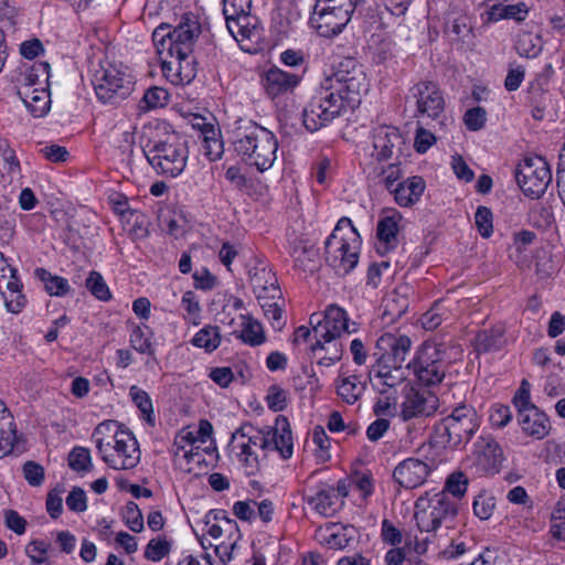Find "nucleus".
<instances>
[{"label":"nucleus","mask_w":565,"mask_h":565,"mask_svg":"<svg viewBox=\"0 0 565 565\" xmlns=\"http://www.w3.org/2000/svg\"><path fill=\"white\" fill-rule=\"evenodd\" d=\"M369 90V81L363 66L351 56L334 65L332 74L324 78L302 110V124L316 132L340 117L347 107L360 103Z\"/></svg>","instance_id":"f257e3e1"},{"label":"nucleus","mask_w":565,"mask_h":565,"mask_svg":"<svg viewBox=\"0 0 565 565\" xmlns=\"http://www.w3.org/2000/svg\"><path fill=\"white\" fill-rule=\"evenodd\" d=\"M231 142L242 160L259 172L270 169L277 158L276 136L252 119L238 118L234 121Z\"/></svg>","instance_id":"f03ea898"},{"label":"nucleus","mask_w":565,"mask_h":565,"mask_svg":"<svg viewBox=\"0 0 565 565\" xmlns=\"http://www.w3.org/2000/svg\"><path fill=\"white\" fill-rule=\"evenodd\" d=\"M238 438L242 440L236 445L241 449L237 456L239 461L246 467L248 475H254L258 470V460L250 452V444L258 446L263 450H277L284 459L290 458L294 452L290 425L288 419L282 416L277 418L274 431L269 430L265 434L256 430L249 435V433H245L244 428H241L233 435L234 440Z\"/></svg>","instance_id":"7ed1b4c3"},{"label":"nucleus","mask_w":565,"mask_h":565,"mask_svg":"<svg viewBox=\"0 0 565 565\" xmlns=\"http://www.w3.org/2000/svg\"><path fill=\"white\" fill-rule=\"evenodd\" d=\"M361 239L349 217L338 221L324 243L326 262L338 274H349L359 262Z\"/></svg>","instance_id":"20e7f679"},{"label":"nucleus","mask_w":565,"mask_h":565,"mask_svg":"<svg viewBox=\"0 0 565 565\" xmlns=\"http://www.w3.org/2000/svg\"><path fill=\"white\" fill-rule=\"evenodd\" d=\"M200 33L201 25L196 19L184 15L173 30L166 24L157 26L152 32V41L158 54L190 61L194 42Z\"/></svg>","instance_id":"39448f33"},{"label":"nucleus","mask_w":565,"mask_h":565,"mask_svg":"<svg viewBox=\"0 0 565 565\" xmlns=\"http://www.w3.org/2000/svg\"><path fill=\"white\" fill-rule=\"evenodd\" d=\"M142 152L157 173L167 178H175L183 172L189 154L186 142L175 132L167 134L164 139L149 141Z\"/></svg>","instance_id":"423d86ee"},{"label":"nucleus","mask_w":565,"mask_h":565,"mask_svg":"<svg viewBox=\"0 0 565 565\" xmlns=\"http://www.w3.org/2000/svg\"><path fill=\"white\" fill-rule=\"evenodd\" d=\"M480 427V418L469 404H459L435 425V443L446 448H458L468 443Z\"/></svg>","instance_id":"0eeeda50"},{"label":"nucleus","mask_w":565,"mask_h":565,"mask_svg":"<svg viewBox=\"0 0 565 565\" xmlns=\"http://www.w3.org/2000/svg\"><path fill=\"white\" fill-rule=\"evenodd\" d=\"M450 364L446 343L425 341L407 367L413 371L419 384L430 387L443 382Z\"/></svg>","instance_id":"6e6552de"},{"label":"nucleus","mask_w":565,"mask_h":565,"mask_svg":"<svg viewBox=\"0 0 565 565\" xmlns=\"http://www.w3.org/2000/svg\"><path fill=\"white\" fill-rule=\"evenodd\" d=\"M457 514V502L446 492L435 493L431 498L420 497L415 502L414 516L420 532H435L443 524L449 527Z\"/></svg>","instance_id":"1a4fd4ad"},{"label":"nucleus","mask_w":565,"mask_h":565,"mask_svg":"<svg viewBox=\"0 0 565 565\" xmlns=\"http://www.w3.org/2000/svg\"><path fill=\"white\" fill-rule=\"evenodd\" d=\"M310 324L316 338V342L310 347L312 352L323 350L324 344L340 338L343 333H353L358 330L356 323H350L347 312L335 305L327 308L323 318L312 313Z\"/></svg>","instance_id":"9d476101"},{"label":"nucleus","mask_w":565,"mask_h":565,"mask_svg":"<svg viewBox=\"0 0 565 565\" xmlns=\"http://www.w3.org/2000/svg\"><path fill=\"white\" fill-rule=\"evenodd\" d=\"M323 0H316L309 23L320 36L333 38L340 34L352 19L355 8L352 3L324 6Z\"/></svg>","instance_id":"9b49d317"},{"label":"nucleus","mask_w":565,"mask_h":565,"mask_svg":"<svg viewBox=\"0 0 565 565\" xmlns=\"http://www.w3.org/2000/svg\"><path fill=\"white\" fill-rule=\"evenodd\" d=\"M96 96L103 103H117L134 90L132 77L115 65L103 67L94 79Z\"/></svg>","instance_id":"f8f14e48"},{"label":"nucleus","mask_w":565,"mask_h":565,"mask_svg":"<svg viewBox=\"0 0 565 565\" xmlns=\"http://www.w3.org/2000/svg\"><path fill=\"white\" fill-rule=\"evenodd\" d=\"M515 179L525 195L539 199L551 183L552 173L542 157L526 158L516 167Z\"/></svg>","instance_id":"ddd939ff"},{"label":"nucleus","mask_w":565,"mask_h":565,"mask_svg":"<svg viewBox=\"0 0 565 565\" xmlns=\"http://www.w3.org/2000/svg\"><path fill=\"white\" fill-rule=\"evenodd\" d=\"M114 444L100 450L102 459L115 470L135 468L140 461L139 445L131 431H117L113 436Z\"/></svg>","instance_id":"4468645a"},{"label":"nucleus","mask_w":565,"mask_h":565,"mask_svg":"<svg viewBox=\"0 0 565 565\" xmlns=\"http://www.w3.org/2000/svg\"><path fill=\"white\" fill-rule=\"evenodd\" d=\"M503 451L490 435H481L473 444L468 462L479 475H495L500 471Z\"/></svg>","instance_id":"2eb2a0df"},{"label":"nucleus","mask_w":565,"mask_h":565,"mask_svg":"<svg viewBox=\"0 0 565 565\" xmlns=\"http://www.w3.org/2000/svg\"><path fill=\"white\" fill-rule=\"evenodd\" d=\"M409 98L416 104V116L437 119L445 110V99L434 82H419L409 89Z\"/></svg>","instance_id":"dca6fc26"},{"label":"nucleus","mask_w":565,"mask_h":565,"mask_svg":"<svg viewBox=\"0 0 565 565\" xmlns=\"http://www.w3.org/2000/svg\"><path fill=\"white\" fill-rule=\"evenodd\" d=\"M403 394L404 401L399 414L403 420L430 416L438 407V397L430 391L405 385Z\"/></svg>","instance_id":"f3484780"},{"label":"nucleus","mask_w":565,"mask_h":565,"mask_svg":"<svg viewBox=\"0 0 565 565\" xmlns=\"http://www.w3.org/2000/svg\"><path fill=\"white\" fill-rule=\"evenodd\" d=\"M411 347L412 341L407 335L386 332L376 340L374 354L379 355L377 362L403 365Z\"/></svg>","instance_id":"a211bd4d"},{"label":"nucleus","mask_w":565,"mask_h":565,"mask_svg":"<svg viewBox=\"0 0 565 565\" xmlns=\"http://www.w3.org/2000/svg\"><path fill=\"white\" fill-rule=\"evenodd\" d=\"M429 475V466L418 458H407L401 461L393 471V479L405 489L422 486Z\"/></svg>","instance_id":"6ab92c4d"},{"label":"nucleus","mask_w":565,"mask_h":565,"mask_svg":"<svg viewBox=\"0 0 565 565\" xmlns=\"http://www.w3.org/2000/svg\"><path fill=\"white\" fill-rule=\"evenodd\" d=\"M372 157L377 161H386L394 154V149L403 145V137L399 130L392 126H379L373 129Z\"/></svg>","instance_id":"aec40b11"},{"label":"nucleus","mask_w":565,"mask_h":565,"mask_svg":"<svg viewBox=\"0 0 565 565\" xmlns=\"http://www.w3.org/2000/svg\"><path fill=\"white\" fill-rule=\"evenodd\" d=\"M250 10L231 13L227 8L223 9L226 28L231 35L237 41L250 40L257 34V20L249 14Z\"/></svg>","instance_id":"412c9836"},{"label":"nucleus","mask_w":565,"mask_h":565,"mask_svg":"<svg viewBox=\"0 0 565 565\" xmlns=\"http://www.w3.org/2000/svg\"><path fill=\"white\" fill-rule=\"evenodd\" d=\"M299 83V75L285 72L278 67H270L263 78L264 88L271 98L292 90Z\"/></svg>","instance_id":"4be33fe9"},{"label":"nucleus","mask_w":565,"mask_h":565,"mask_svg":"<svg viewBox=\"0 0 565 565\" xmlns=\"http://www.w3.org/2000/svg\"><path fill=\"white\" fill-rule=\"evenodd\" d=\"M321 543L331 550H343L355 540L358 530L353 525L328 523L319 532Z\"/></svg>","instance_id":"5701e85b"},{"label":"nucleus","mask_w":565,"mask_h":565,"mask_svg":"<svg viewBox=\"0 0 565 565\" xmlns=\"http://www.w3.org/2000/svg\"><path fill=\"white\" fill-rule=\"evenodd\" d=\"M369 377L371 381H374L373 385L381 394H384L386 388L399 385L405 379L402 365L381 362L372 365L369 371Z\"/></svg>","instance_id":"b1692460"},{"label":"nucleus","mask_w":565,"mask_h":565,"mask_svg":"<svg viewBox=\"0 0 565 565\" xmlns=\"http://www.w3.org/2000/svg\"><path fill=\"white\" fill-rule=\"evenodd\" d=\"M425 188V180L419 175H414L406 181L398 182L390 192L394 194V200L399 206L407 207L420 200Z\"/></svg>","instance_id":"393cba45"},{"label":"nucleus","mask_w":565,"mask_h":565,"mask_svg":"<svg viewBox=\"0 0 565 565\" xmlns=\"http://www.w3.org/2000/svg\"><path fill=\"white\" fill-rule=\"evenodd\" d=\"M161 61L163 75L174 85L189 83L194 76L191 61L170 57L167 54H158Z\"/></svg>","instance_id":"a878e982"},{"label":"nucleus","mask_w":565,"mask_h":565,"mask_svg":"<svg viewBox=\"0 0 565 565\" xmlns=\"http://www.w3.org/2000/svg\"><path fill=\"white\" fill-rule=\"evenodd\" d=\"M518 422L526 435L536 439L544 438L550 431L548 417L537 407L530 408L525 413L518 414Z\"/></svg>","instance_id":"bb28decb"},{"label":"nucleus","mask_w":565,"mask_h":565,"mask_svg":"<svg viewBox=\"0 0 565 565\" xmlns=\"http://www.w3.org/2000/svg\"><path fill=\"white\" fill-rule=\"evenodd\" d=\"M306 502L319 514L331 516L337 511L338 495L332 487L324 486L315 494L306 495Z\"/></svg>","instance_id":"cd10ccee"},{"label":"nucleus","mask_w":565,"mask_h":565,"mask_svg":"<svg viewBox=\"0 0 565 565\" xmlns=\"http://www.w3.org/2000/svg\"><path fill=\"white\" fill-rule=\"evenodd\" d=\"M22 96V100L29 111L35 118H41L50 109V93L47 89L42 88H31L25 87L22 92L19 93Z\"/></svg>","instance_id":"c85d7f7f"},{"label":"nucleus","mask_w":565,"mask_h":565,"mask_svg":"<svg viewBox=\"0 0 565 565\" xmlns=\"http://www.w3.org/2000/svg\"><path fill=\"white\" fill-rule=\"evenodd\" d=\"M504 343V329L500 326L481 330L473 339L475 349L479 353L498 351L503 348Z\"/></svg>","instance_id":"c756f323"},{"label":"nucleus","mask_w":565,"mask_h":565,"mask_svg":"<svg viewBox=\"0 0 565 565\" xmlns=\"http://www.w3.org/2000/svg\"><path fill=\"white\" fill-rule=\"evenodd\" d=\"M252 287L256 298H275L281 299V290L278 286L277 278L269 270L262 269L252 278Z\"/></svg>","instance_id":"7c9ffc66"},{"label":"nucleus","mask_w":565,"mask_h":565,"mask_svg":"<svg viewBox=\"0 0 565 565\" xmlns=\"http://www.w3.org/2000/svg\"><path fill=\"white\" fill-rule=\"evenodd\" d=\"M337 394L347 404L353 405L365 391V382L356 375L339 377L335 382Z\"/></svg>","instance_id":"2f4dec72"},{"label":"nucleus","mask_w":565,"mask_h":565,"mask_svg":"<svg viewBox=\"0 0 565 565\" xmlns=\"http://www.w3.org/2000/svg\"><path fill=\"white\" fill-rule=\"evenodd\" d=\"M290 255L295 267L306 271L312 270L318 252L307 241L299 238L291 243Z\"/></svg>","instance_id":"473e14b6"},{"label":"nucleus","mask_w":565,"mask_h":565,"mask_svg":"<svg viewBox=\"0 0 565 565\" xmlns=\"http://www.w3.org/2000/svg\"><path fill=\"white\" fill-rule=\"evenodd\" d=\"M17 440V431L13 422L10 419L8 409L0 401V457L9 454Z\"/></svg>","instance_id":"72a5a7b5"},{"label":"nucleus","mask_w":565,"mask_h":565,"mask_svg":"<svg viewBox=\"0 0 565 565\" xmlns=\"http://www.w3.org/2000/svg\"><path fill=\"white\" fill-rule=\"evenodd\" d=\"M153 331L147 324L135 326L129 335L130 347L141 354L154 356Z\"/></svg>","instance_id":"f704fd0d"},{"label":"nucleus","mask_w":565,"mask_h":565,"mask_svg":"<svg viewBox=\"0 0 565 565\" xmlns=\"http://www.w3.org/2000/svg\"><path fill=\"white\" fill-rule=\"evenodd\" d=\"M34 277L39 279L50 296L63 297L70 292V284L66 278L53 275L45 268H36Z\"/></svg>","instance_id":"c9c22d12"},{"label":"nucleus","mask_w":565,"mask_h":565,"mask_svg":"<svg viewBox=\"0 0 565 565\" xmlns=\"http://www.w3.org/2000/svg\"><path fill=\"white\" fill-rule=\"evenodd\" d=\"M241 318L242 330L239 331L237 338L250 347L263 344L266 340V337L262 323L250 316H241Z\"/></svg>","instance_id":"e433bc0d"},{"label":"nucleus","mask_w":565,"mask_h":565,"mask_svg":"<svg viewBox=\"0 0 565 565\" xmlns=\"http://www.w3.org/2000/svg\"><path fill=\"white\" fill-rule=\"evenodd\" d=\"M401 220V215L395 213L393 215H387L377 222L376 226V235L377 238L385 243L390 247L396 246V236L398 232V222Z\"/></svg>","instance_id":"4c0bfd02"},{"label":"nucleus","mask_w":565,"mask_h":565,"mask_svg":"<svg viewBox=\"0 0 565 565\" xmlns=\"http://www.w3.org/2000/svg\"><path fill=\"white\" fill-rule=\"evenodd\" d=\"M192 344L204 349L206 352H213L221 344V334L217 326H205L192 339Z\"/></svg>","instance_id":"58836bf2"},{"label":"nucleus","mask_w":565,"mask_h":565,"mask_svg":"<svg viewBox=\"0 0 565 565\" xmlns=\"http://www.w3.org/2000/svg\"><path fill=\"white\" fill-rule=\"evenodd\" d=\"M117 431H124V430L120 429V426L115 420H105L97 425V427L93 431L92 437L95 441L98 452L100 450L104 451V448L106 446H110L113 436Z\"/></svg>","instance_id":"ea45409f"},{"label":"nucleus","mask_w":565,"mask_h":565,"mask_svg":"<svg viewBox=\"0 0 565 565\" xmlns=\"http://www.w3.org/2000/svg\"><path fill=\"white\" fill-rule=\"evenodd\" d=\"M515 47L520 56L536 57L542 51V39L536 34L523 33L519 36Z\"/></svg>","instance_id":"a19ab883"},{"label":"nucleus","mask_w":565,"mask_h":565,"mask_svg":"<svg viewBox=\"0 0 565 565\" xmlns=\"http://www.w3.org/2000/svg\"><path fill=\"white\" fill-rule=\"evenodd\" d=\"M85 286L96 299L100 301L111 299V292L100 273L92 270L85 280Z\"/></svg>","instance_id":"79ce46f5"},{"label":"nucleus","mask_w":565,"mask_h":565,"mask_svg":"<svg viewBox=\"0 0 565 565\" xmlns=\"http://www.w3.org/2000/svg\"><path fill=\"white\" fill-rule=\"evenodd\" d=\"M448 317V310L443 303L437 301L433 307L420 317L422 327L425 330L433 331L437 329Z\"/></svg>","instance_id":"37998d69"},{"label":"nucleus","mask_w":565,"mask_h":565,"mask_svg":"<svg viewBox=\"0 0 565 565\" xmlns=\"http://www.w3.org/2000/svg\"><path fill=\"white\" fill-rule=\"evenodd\" d=\"M68 466L76 472H88L92 468L89 449L79 446L74 447L68 454Z\"/></svg>","instance_id":"c03bdc74"},{"label":"nucleus","mask_w":565,"mask_h":565,"mask_svg":"<svg viewBox=\"0 0 565 565\" xmlns=\"http://www.w3.org/2000/svg\"><path fill=\"white\" fill-rule=\"evenodd\" d=\"M129 395L135 405L146 416V420L153 425V407L149 394L146 391L139 388L138 386L132 385L129 390Z\"/></svg>","instance_id":"a18cd8bd"},{"label":"nucleus","mask_w":565,"mask_h":565,"mask_svg":"<svg viewBox=\"0 0 565 565\" xmlns=\"http://www.w3.org/2000/svg\"><path fill=\"white\" fill-rule=\"evenodd\" d=\"M169 97L170 95L167 89L158 86L151 87L147 89L143 94L141 100L143 106H141V108L154 109L163 107L168 104Z\"/></svg>","instance_id":"49530a36"},{"label":"nucleus","mask_w":565,"mask_h":565,"mask_svg":"<svg viewBox=\"0 0 565 565\" xmlns=\"http://www.w3.org/2000/svg\"><path fill=\"white\" fill-rule=\"evenodd\" d=\"M512 403L518 414L527 412L530 408H536L531 401V384L527 380H522L518 391L515 392Z\"/></svg>","instance_id":"de8ad7c7"},{"label":"nucleus","mask_w":565,"mask_h":565,"mask_svg":"<svg viewBox=\"0 0 565 565\" xmlns=\"http://www.w3.org/2000/svg\"><path fill=\"white\" fill-rule=\"evenodd\" d=\"M473 513L480 520H488L493 514L495 499L487 493L478 494L473 500Z\"/></svg>","instance_id":"09e8293b"},{"label":"nucleus","mask_w":565,"mask_h":565,"mask_svg":"<svg viewBox=\"0 0 565 565\" xmlns=\"http://www.w3.org/2000/svg\"><path fill=\"white\" fill-rule=\"evenodd\" d=\"M196 433L186 431L177 436L174 440L175 455H179L181 450L184 451V458L190 462L194 460L198 452L193 451V444L198 441Z\"/></svg>","instance_id":"8fccbe9b"},{"label":"nucleus","mask_w":565,"mask_h":565,"mask_svg":"<svg viewBox=\"0 0 565 565\" xmlns=\"http://www.w3.org/2000/svg\"><path fill=\"white\" fill-rule=\"evenodd\" d=\"M124 521L125 524L136 533H139L143 530V516L139 509V507L134 502L129 501L124 510Z\"/></svg>","instance_id":"3c124183"},{"label":"nucleus","mask_w":565,"mask_h":565,"mask_svg":"<svg viewBox=\"0 0 565 565\" xmlns=\"http://www.w3.org/2000/svg\"><path fill=\"white\" fill-rule=\"evenodd\" d=\"M468 483V478L465 476L463 472H452L447 478L445 490L443 492H446L447 495L452 494L456 498H461L467 491Z\"/></svg>","instance_id":"603ef678"},{"label":"nucleus","mask_w":565,"mask_h":565,"mask_svg":"<svg viewBox=\"0 0 565 565\" xmlns=\"http://www.w3.org/2000/svg\"><path fill=\"white\" fill-rule=\"evenodd\" d=\"M212 521H220L221 523H224L226 527L233 529L232 548L234 550L237 541L241 537L239 529L236 521L227 518L226 512L224 510H211L205 515V525H209Z\"/></svg>","instance_id":"864d4df0"},{"label":"nucleus","mask_w":565,"mask_h":565,"mask_svg":"<svg viewBox=\"0 0 565 565\" xmlns=\"http://www.w3.org/2000/svg\"><path fill=\"white\" fill-rule=\"evenodd\" d=\"M475 222L479 234L488 238L493 232L492 212L487 206H479L475 214Z\"/></svg>","instance_id":"5fc2aeb1"},{"label":"nucleus","mask_w":565,"mask_h":565,"mask_svg":"<svg viewBox=\"0 0 565 565\" xmlns=\"http://www.w3.org/2000/svg\"><path fill=\"white\" fill-rule=\"evenodd\" d=\"M170 553V543L163 539H152L149 541L145 557L152 562H159Z\"/></svg>","instance_id":"6e6d98bb"},{"label":"nucleus","mask_w":565,"mask_h":565,"mask_svg":"<svg viewBox=\"0 0 565 565\" xmlns=\"http://www.w3.org/2000/svg\"><path fill=\"white\" fill-rule=\"evenodd\" d=\"M287 391L278 385H271L268 388L266 402L269 409L281 412L287 407Z\"/></svg>","instance_id":"4d7b16f0"},{"label":"nucleus","mask_w":565,"mask_h":565,"mask_svg":"<svg viewBox=\"0 0 565 565\" xmlns=\"http://www.w3.org/2000/svg\"><path fill=\"white\" fill-rule=\"evenodd\" d=\"M466 127L470 131H478L482 129L487 121V111L484 108L477 106L466 111L463 116Z\"/></svg>","instance_id":"13d9d810"},{"label":"nucleus","mask_w":565,"mask_h":565,"mask_svg":"<svg viewBox=\"0 0 565 565\" xmlns=\"http://www.w3.org/2000/svg\"><path fill=\"white\" fill-rule=\"evenodd\" d=\"M23 477L32 487H40L44 481V468L35 461H26L22 468Z\"/></svg>","instance_id":"bf43d9fd"},{"label":"nucleus","mask_w":565,"mask_h":565,"mask_svg":"<svg viewBox=\"0 0 565 565\" xmlns=\"http://www.w3.org/2000/svg\"><path fill=\"white\" fill-rule=\"evenodd\" d=\"M512 412L509 406L495 404L491 407L489 420L492 426L502 428L512 420Z\"/></svg>","instance_id":"052dcab7"},{"label":"nucleus","mask_w":565,"mask_h":565,"mask_svg":"<svg viewBox=\"0 0 565 565\" xmlns=\"http://www.w3.org/2000/svg\"><path fill=\"white\" fill-rule=\"evenodd\" d=\"M66 505L71 511L84 512L87 509L85 491L79 487H74L66 497Z\"/></svg>","instance_id":"680f3d73"},{"label":"nucleus","mask_w":565,"mask_h":565,"mask_svg":"<svg viewBox=\"0 0 565 565\" xmlns=\"http://www.w3.org/2000/svg\"><path fill=\"white\" fill-rule=\"evenodd\" d=\"M381 174L383 175V183L385 188L388 191H392L396 186L395 183L403 178L404 171L401 167V162H398L391 163L383 168Z\"/></svg>","instance_id":"e2e57ef3"},{"label":"nucleus","mask_w":565,"mask_h":565,"mask_svg":"<svg viewBox=\"0 0 565 565\" xmlns=\"http://www.w3.org/2000/svg\"><path fill=\"white\" fill-rule=\"evenodd\" d=\"M40 77L43 78V82H47L50 77V64L47 62L35 63L29 74L25 76L26 87L34 86L35 84H40Z\"/></svg>","instance_id":"0e129e2a"},{"label":"nucleus","mask_w":565,"mask_h":565,"mask_svg":"<svg viewBox=\"0 0 565 565\" xmlns=\"http://www.w3.org/2000/svg\"><path fill=\"white\" fill-rule=\"evenodd\" d=\"M233 513L242 521L250 522L256 516V501H237L233 505Z\"/></svg>","instance_id":"69168bd1"},{"label":"nucleus","mask_w":565,"mask_h":565,"mask_svg":"<svg viewBox=\"0 0 565 565\" xmlns=\"http://www.w3.org/2000/svg\"><path fill=\"white\" fill-rule=\"evenodd\" d=\"M182 307L185 309L188 315L192 318L194 324L199 323L201 307L196 296L193 291H186L182 296Z\"/></svg>","instance_id":"338daca9"},{"label":"nucleus","mask_w":565,"mask_h":565,"mask_svg":"<svg viewBox=\"0 0 565 565\" xmlns=\"http://www.w3.org/2000/svg\"><path fill=\"white\" fill-rule=\"evenodd\" d=\"M551 533L553 537L565 541V509L556 508L553 511Z\"/></svg>","instance_id":"774afa93"}]
</instances>
